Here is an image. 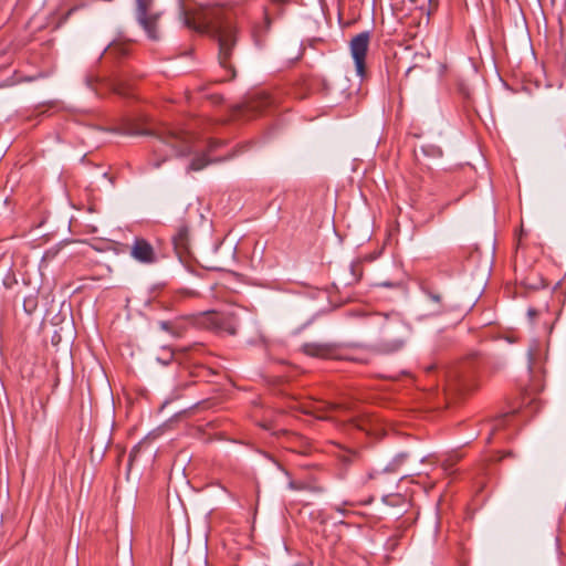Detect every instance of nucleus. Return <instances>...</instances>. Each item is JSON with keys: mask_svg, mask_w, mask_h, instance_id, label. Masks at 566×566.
I'll return each instance as SVG.
<instances>
[{"mask_svg": "<svg viewBox=\"0 0 566 566\" xmlns=\"http://www.w3.org/2000/svg\"><path fill=\"white\" fill-rule=\"evenodd\" d=\"M179 15L187 28L217 38L219 63L222 67L230 70L231 77H233L234 71L229 60L237 42V35L230 11L220 6H198L180 0Z\"/></svg>", "mask_w": 566, "mask_h": 566, "instance_id": "f257e3e1", "label": "nucleus"}, {"mask_svg": "<svg viewBox=\"0 0 566 566\" xmlns=\"http://www.w3.org/2000/svg\"><path fill=\"white\" fill-rule=\"evenodd\" d=\"M373 318L381 322L382 338L378 349L382 353H395L405 345L407 326L399 314H375Z\"/></svg>", "mask_w": 566, "mask_h": 566, "instance_id": "f03ea898", "label": "nucleus"}, {"mask_svg": "<svg viewBox=\"0 0 566 566\" xmlns=\"http://www.w3.org/2000/svg\"><path fill=\"white\" fill-rule=\"evenodd\" d=\"M164 148H169L171 155L187 156L195 148L193 137L185 132L171 128L165 129L159 136V145L156 147V153L164 151Z\"/></svg>", "mask_w": 566, "mask_h": 566, "instance_id": "7ed1b4c3", "label": "nucleus"}, {"mask_svg": "<svg viewBox=\"0 0 566 566\" xmlns=\"http://www.w3.org/2000/svg\"><path fill=\"white\" fill-rule=\"evenodd\" d=\"M205 322L213 329L226 332L230 335L237 334L239 319L234 310L227 312H209L205 315Z\"/></svg>", "mask_w": 566, "mask_h": 566, "instance_id": "20e7f679", "label": "nucleus"}, {"mask_svg": "<svg viewBox=\"0 0 566 566\" xmlns=\"http://www.w3.org/2000/svg\"><path fill=\"white\" fill-rule=\"evenodd\" d=\"M369 32L355 35L349 42L350 55L355 63L356 73L363 77L366 73V55L369 48Z\"/></svg>", "mask_w": 566, "mask_h": 566, "instance_id": "39448f33", "label": "nucleus"}, {"mask_svg": "<svg viewBox=\"0 0 566 566\" xmlns=\"http://www.w3.org/2000/svg\"><path fill=\"white\" fill-rule=\"evenodd\" d=\"M151 4L153 0H137L136 18L148 36L153 40H157V25L160 14L150 11Z\"/></svg>", "mask_w": 566, "mask_h": 566, "instance_id": "423d86ee", "label": "nucleus"}, {"mask_svg": "<svg viewBox=\"0 0 566 566\" xmlns=\"http://www.w3.org/2000/svg\"><path fill=\"white\" fill-rule=\"evenodd\" d=\"M130 255L134 260L143 264L157 262V253L154 247L144 238H135L130 247Z\"/></svg>", "mask_w": 566, "mask_h": 566, "instance_id": "0eeeda50", "label": "nucleus"}, {"mask_svg": "<svg viewBox=\"0 0 566 566\" xmlns=\"http://www.w3.org/2000/svg\"><path fill=\"white\" fill-rule=\"evenodd\" d=\"M302 352L311 357L316 358H334L335 348L331 344L324 343H305L302 346Z\"/></svg>", "mask_w": 566, "mask_h": 566, "instance_id": "6e6552de", "label": "nucleus"}, {"mask_svg": "<svg viewBox=\"0 0 566 566\" xmlns=\"http://www.w3.org/2000/svg\"><path fill=\"white\" fill-rule=\"evenodd\" d=\"M172 242L179 255L189 252L190 237L189 228L187 224L182 223L177 228V232L172 238Z\"/></svg>", "mask_w": 566, "mask_h": 566, "instance_id": "1a4fd4ad", "label": "nucleus"}, {"mask_svg": "<svg viewBox=\"0 0 566 566\" xmlns=\"http://www.w3.org/2000/svg\"><path fill=\"white\" fill-rule=\"evenodd\" d=\"M273 99L266 93H260L248 103V108L254 113H262L265 108L272 105Z\"/></svg>", "mask_w": 566, "mask_h": 566, "instance_id": "9d476101", "label": "nucleus"}, {"mask_svg": "<svg viewBox=\"0 0 566 566\" xmlns=\"http://www.w3.org/2000/svg\"><path fill=\"white\" fill-rule=\"evenodd\" d=\"M338 410L350 411V410H353V407H352V405L345 403V402H343V403L326 402V403H324V406L322 408L315 409L314 413L318 419L328 420V419H331V417L326 416L323 412L338 411Z\"/></svg>", "mask_w": 566, "mask_h": 566, "instance_id": "9b49d317", "label": "nucleus"}, {"mask_svg": "<svg viewBox=\"0 0 566 566\" xmlns=\"http://www.w3.org/2000/svg\"><path fill=\"white\" fill-rule=\"evenodd\" d=\"M209 163L210 160L207 158V156L205 154H201L191 160L190 165L188 166V170L199 171L203 169Z\"/></svg>", "mask_w": 566, "mask_h": 566, "instance_id": "f8f14e48", "label": "nucleus"}, {"mask_svg": "<svg viewBox=\"0 0 566 566\" xmlns=\"http://www.w3.org/2000/svg\"><path fill=\"white\" fill-rule=\"evenodd\" d=\"M346 504L347 503H344L342 505H334L332 509L335 510L337 513L342 514L343 516H348L349 514H352V512L345 509Z\"/></svg>", "mask_w": 566, "mask_h": 566, "instance_id": "ddd939ff", "label": "nucleus"}, {"mask_svg": "<svg viewBox=\"0 0 566 566\" xmlns=\"http://www.w3.org/2000/svg\"><path fill=\"white\" fill-rule=\"evenodd\" d=\"M108 51H109V53L119 52L120 54H126V52H127L126 49L120 44H115V45L109 46Z\"/></svg>", "mask_w": 566, "mask_h": 566, "instance_id": "4468645a", "label": "nucleus"}, {"mask_svg": "<svg viewBox=\"0 0 566 566\" xmlns=\"http://www.w3.org/2000/svg\"><path fill=\"white\" fill-rule=\"evenodd\" d=\"M350 421L358 429L366 430V426H365L366 420L365 419L353 418V419H350Z\"/></svg>", "mask_w": 566, "mask_h": 566, "instance_id": "2eb2a0df", "label": "nucleus"}, {"mask_svg": "<svg viewBox=\"0 0 566 566\" xmlns=\"http://www.w3.org/2000/svg\"><path fill=\"white\" fill-rule=\"evenodd\" d=\"M159 326L161 329L166 331V332H169V333H172L174 335H176L175 331L172 329V326L169 322H166V321H163L159 323Z\"/></svg>", "mask_w": 566, "mask_h": 566, "instance_id": "dca6fc26", "label": "nucleus"}, {"mask_svg": "<svg viewBox=\"0 0 566 566\" xmlns=\"http://www.w3.org/2000/svg\"><path fill=\"white\" fill-rule=\"evenodd\" d=\"M527 314L531 317V319H533L538 315V312L535 308H528Z\"/></svg>", "mask_w": 566, "mask_h": 566, "instance_id": "f3484780", "label": "nucleus"}, {"mask_svg": "<svg viewBox=\"0 0 566 566\" xmlns=\"http://www.w3.org/2000/svg\"><path fill=\"white\" fill-rule=\"evenodd\" d=\"M163 161H165V159L157 160V161L154 163V166L158 168L161 165Z\"/></svg>", "mask_w": 566, "mask_h": 566, "instance_id": "a211bd4d", "label": "nucleus"}]
</instances>
